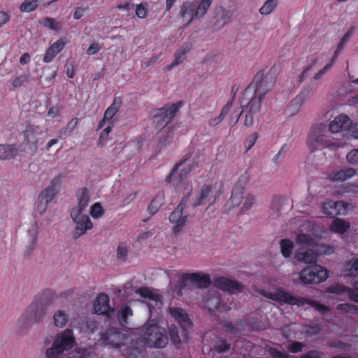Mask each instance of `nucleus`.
I'll use <instances>...</instances> for the list:
<instances>
[{
	"instance_id": "f257e3e1",
	"label": "nucleus",
	"mask_w": 358,
	"mask_h": 358,
	"mask_svg": "<svg viewBox=\"0 0 358 358\" xmlns=\"http://www.w3.org/2000/svg\"><path fill=\"white\" fill-rule=\"evenodd\" d=\"M274 85L275 80L272 76H264L262 71L257 72L252 83L241 94L240 103L242 110L236 115L234 124L237 123L242 113H245V127H250L255 120H258L266 96L273 89Z\"/></svg>"
},
{
	"instance_id": "f03ea898",
	"label": "nucleus",
	"mask_w": 358,
	"mask_h": 358,
	"mask_svg": "<svg viewBox=\"0 0 358 358\" xmlns=\"http://www.w3.org/2000/svg\"><path fill=\"white\" fill-rule=\"evenodd\" d=\"M259 293L265 298L271 299L280 305L288 304L290 306L296 305L297 306L310 305L321 313L329 310L328 307L324 304L303 297L294 296L281 288L277 289L275 292H267L264 289H262Z\"/></svg>"
},
{
	"instance_id": "7ed1b4c3",
	"label": "nucleus",
	"mask_w": 358,
	"mask_h": 358,
	"mask_svg": "<svg viewBox=\"0 0 358 358\" xmlns=\"http://www.w3.org/2000/svg\"><path fill=\"white\" fill-rule=\"evenodd\" d=\"M199 167V161L196 159H191L189 157L186 158L177 163L173 168L171 172L166 176L165 180L167 183H171L174 180V176L180 169L179 180L176 184L178 190L182 189L185 194L184 196L189 197L192 191V184L190 181H187L183 177L187 173L195 171Z\"/></svg>"
},
{
	"instance_id": "20e7f679",
	"label": "nucleus",
	"mask_w": 358,
	"mask_h": 358,
	"mask_svg": "<svg viewBox=\"0 0 358 358\" xmlns=\"http://www.w3.org/2000/svg\"><path fill=\"white\" fill-rule=\"evenodd\" d=\"M76 345L74 333L71 329H66L57 334L52 345L45 351L46 358H59L64 352L73 349Z\"/></svg>"
},
{
	"instance_id": "39448f33",
	"label": "nucleus",
	"mask_w": 358,
	"mask_h": 358,
	"mask_svg": "<svg viewBox=\"0 0 358 358\" xmlns=\"http://www.w3.org/2000/svg\"><path fill=\"white\" fill-rule=\"evenodd\" d=\"M182 102L178 101L166 104L162 108L152 109L149 114V119L156 129L161 130L167 126L176 116Z\"/></svg>"
},
{
	"instance_id": "423d86ee",
	"label": "nucleus",
	"mask_w": 358,
	"mask_h": 358,
	"mask_svg": "<svg viewBox=\"0 0 358 358\" xmlns=\"http://www.w3.org/2000/svg\"><path fill=\"white\" fill-rule=\"evenodd\" d=\"M143 339L149 346L163 348L169 341L166 329L151 321L145 324L142 329Z\"/></svg>"
},
{
	"instance_id": "0eeeda50",
	"label": "nucleus",
	"mask_w": 358,
	"mask_h": 358,
	"mask_svg": "<svg viewBox=\"0 0 358 358\" xmlns=\"http://www.w3.org/2000/svg\"><path fill=\"white\" fill-rule=\"evenodd\" d=\"M213 0H201L199 3L195 1H185L180 7V16L186 21L184 27H187L193 20L203 17L209 10Z\"/></svg>"
},
{
	"instance_id": "6e6552de",
	"label": "nucleus",
	"mask_w": 358,
	"mask_h": 358,
	"mask_svg": "<svg viewBox=\"0 0 358 358\" xmlns=\"http://www.w3.org/2000/svg\"><path fill=\"white\" fill-rule=\"evenodd\" d=\"M211 279L208 274L201 272L182 274L178 281V287L182 289L185 287L189 289L207 288L211 285Z\"/></svg>"
},
{
	"instance_id": "1a4fd4ad",
	"label": "nucleus",
	"mask_w": 358,
	"mask_h": 358,
	"mask_svg": "<svg viewBox=\"0 0 358 358\" xmlns=\"http://www.w3.org/2000/svg\"><path fill=\"white\" fill-rule=\"evenodd\" d=\"M50 303L51 301L50 299H45L38 296L35 301L27 307L24 313L33 324H38L45 317L47 308Z\"/></svg>"
},
{
	"instance_id": "9d476101",
	"label": "nucleus",
	"mask_w": 358,
	"mask_h": 358,
	"mask_svg": "<svg viewBox=\"0 0 358 358\" xmlns=\"http://www.w3.org/2000/svg\"><path fill=\"white\" fill-rule=\"evenodd\" d=\"M328 277V271L317 264L307 266L300 272V279L303 284H317L325 281Z\"/></svg>"
},
{
	"instance_id": "9b49d317",
	"label": "nucleus",
	"mask_w": 358,
	"mask_h": 358,
	"mask_svg": "<svg viewBox=\"0 0 358 358\" xmlns=\"http://www.w3.org/2000/svg\"><path fill=\"white\" fill-rule=\"evenodd\" d=\"M188 196H183L177 208L169 215L170 222L174 224L173 231L175 234L181 231L187 225L188 217L183 215V210L186 208Z\"/></svg>"
},
{
	"instance_id": "f8f14e48",
	"label": "nucleus",
	"mask_w": 358,
	"mask_h": 358,
	"mask_svg": "<svg viewBox=\"0 0 358 358\" xmlns=\"http://www.w3.org/2000/svg\"><path fill=\"white\" fill-rule=\"evenodd\" d=\"M70 215L76 224L73 234V238L74 240L85 234L87 230L92 229L93 224L88 215L78 213L76 210H71Z\"/></svg>"
},
{
	"instance_id": "ddd939ff",
	"label": "nucleus",
	"mask_w": 358,
	"mask_h": 358,
	"mask_svg": "<svg viewBox=\"0 0 358 358\" xmlns=\"http://www.w3.org/2000/svg\"><path fill=\"white\" fill-rule=\"evenodd\" d=\"M43 131L39 126L29 124L22 132L24 141L29 150L36 151L38 146L42 144L41 136Z\"/></svg>"
},
{
	"instance_id": "4468645a",
	"label": "nucleus",
	"mask_w": 358,
	"mask_h": 358,
	"mask_svg": "<svg viewBox=\"0 0 358 358\" xmlns=\"http://www.w3.org/2000/svg\"><path fill=\"white\" fill-rule=\"evenodd\" d=\"M324 127L322 125L313 126L308 138L307 143L311 150L317 149L319 146L329 148L333 143L324 138Z\"/></svg>"
},
{
	"instance_id": "2eb2a0df",
	"label": "nucleus",
	"mask_w": 358,
	"mask_h": 358,
	"mask_svg": "<svg viewBox=\"0 0 358 358\" xmlns=\"http://www.w3.org/2000/svg\"><path fill=\"white\" fill-rule=\"evenodd\" d=\"M250 178V174L247 171L238 178L237 182L232 189L231 196L229 199V202L232 207L238 206L242 202L245 186L248 183Z\"/></svg>"
},
{
	"instance_id": "dca6fc26",
	"label": "nucleus",
	"mask_w": 358,
	"mask_h": 358,
	"mask_svg": "<svg viewBox=\"0 0 358 358\" xmlns=\"http://www.w3.org/2000/svg\"><path fill=\"white\" fill-rule=\"evenodd\" d=\"M127 336L122 333L121 330L115 328H110L101 334L100 341L108 345H111L113 348H119L123 345Z\"/></svg>"
},
{
	"instance_id": "f3484780",
	"label": "nucleus",
	"mask_w": 358,
	"mask_h": 358,
	"mask_svg": "<svg viewBox=\"0 0 358 358\" xmlns=\"http://www.w3.org/2000/svg\"><path fill=\"white\" fill-rule=\"evenodd\" d=\"M122 105V99L120 96H115L113 99V101L110 106L107 108L105 110L103 117L102 120H101L98 124V129H101L104 127L106 123L110 124L115 123V115L118 113Z\"/></svg>"
},
{
	"instance_id": "a211bd4d",
	"label": "nucleus",
	"mask_w": 358,
	"mask_h": 358,
	"mask_svg": "<svg viewBox=\"0 0 358 358\" xmlns=\"http://www.w3.org/2000/svg\"><path fill=\"white\" fill-rule=\"evenodd\" d=\"M213 285L219 289L228 292L231 294H236L242 291L243 286L238 282L231 280L226 277L215 278Z\"/></svg>"
},
{
	"instance_id": "6ab92c4d",
	"label": "nucleus",
	"mask_w": 358,
	"mask_h": 358,
	"mask_svg": "<svg viewBox=\"0 0 358 358\" xmlns=\"http://www.w3.org/2000/svg\"><path fill=\"white\" fill-rule=\"evenodd\" d=\"M169 313L178 321L185 333H187L192 327L193 323L184 309L177 307L170 308Z\"/></svg>"
},
{
	"instance_id": "aec40b11",
	"label": "nucleus",
	"mask_w": 358,
	"mask_h": 358,
	"mask_svg": "<svg viewBox=\"0 0 358 358\" xmlns=\"http://www.w3.org/2000/svg\"><path fill=\"white\" fill-rule=\"evenodd\" d=\"M94 310L96 314L108 315L110 312H113L109 304V297L107 294L101 293L98 294L94 303Z\"/></svg>"
},
{
	"instance_id": "412c9836",
	"label": "nucleus",
	"mask_w": 358,
	"mask_h": 358,
	"mask_svg": "<svg viewBox=\"0 0 358 358\" xmlns=\"http://www.w3.org/2000/svg\"><path fill=\"white\" fill-rule=\"evenodd\" d=\"M68 43L66 38H61L50 45L45 51L43 57V62L49 63L52 61L54 57L59 53Z\"/></svg>"
},
{
	"instance_id": "4be33fe9",
	"label": "nucleus",
	"mask_w": 358,
	"mask_h": 358,
	"mask_svg": "<svg viewBox=\"0 0 358 358\" xmlns=\"http://www.w3.org/2000/svg\"><path fill=\"white\" fill-rule=\"evenodd\" d=\"M213 191L211 185H204L201 189L200 194L196 197V201L192 203L194 208L215 201L213 199Z\"/></svg>"
},
{
	"instance_id": "5701e85b",
	"label": "nucleus",
	"mask_w": 358,
	"mask_h": 358,
	"mask_svg": "<svg viewBox=\"0 0 358 358\" xmlns=\"http://www.w3.org/2000/svg\"><path fill=\"white\" fill-rule=\"evenodd\" d=\"M351 124L349 117L341 114L336 117L329 124V131L332 133H338L343 129H348Z\"/></svg>"
},
{
	"instance_id": "b1692460",
	"label": "nucleus",
	"mask_w": 358,
	"mask_h": 358,
	"mask_svg": "<svg viewBox=\"0 0 358 358\" xmlns=\"http://www.w3.org/2000/svg\"><path fill=\"white\" fill-rule=\"evenodd\" d=\"M328 292L337 294L347 293L350 301L358 303V288L352 289L343 285L336 284L330 286Z\"/></svg>"
},
{
	"instance_id": "393cba45",
	"label": "nucleus",
	"mask_w": 358,
	"mask_h": 358,
	"mask_svg": "<svg viewBox=\"0 0 358 358\" xmlns=\"http://www.w3.org/2000/svg\"><path fill=\"white\" fill-rule=\"evenodd\" d=\"M356 174L355 169L348 167L332 172L329 176V179L332 182H344L352 178Z\"/></svg>"
},
{
	"instance_id": "a878e982",
	"label": "nucleus",
	"mask_w": 358,
	"mask_h": 358,
	"mask_svg": "<svg viewBox=\"0 0 358 358\" xmlns=\"http://www.w3.org/2000/svg\"><path fill=\"white\" fill-rule=\"evenodd\" d=\"M76 195L78 200V206L73 208L71 210H76L78 213H82L89 205L90 200L87 188L83 187L78 189Z\"/></svg>"
},
{
	"instance_id": "bb28decb",
	"label": "nucleus",
	"mask_w": 358,
	"mask_h": 358,
	"mask_svg": "<svg viewBox=\"0 0 358 358\" xmlns=\"http://www.w3.org/2000/svg\"><path fill=\"white\" fill-rule=\"evenodd\" d=\"M343 205L342 201H327L322 204V210L326 216L334 217L339 214V209Z\"/></svg>"
},
{
	"instance_id": "cd10ccee",
	"label": "nucleus",
	"mask_w": 358,
	"mask_h": 358,
	"mask_svg": "<svg viewBox=\"0 0 358 358\" xmlns=\"http://www.w3.org/2000/svg\"><path fill=\"white\" fill-rule=\"evenodd\" d=\"M318 255L312 250H308L306 252H297L295 253L294 258L299 262L305 264H315L317 261Z\"/></svg>"
},
{
	"instance_id": "c85d7f7f",
	"label": "nucleus",
	"mask_w": 358,
	"mask_h": 358,
	"mask_svg": "<svg viewBox=\"0 0 358 358\" xmlns=\"http://www.w3.org/2000/svg\"><path fill=\"white\" fill-rule=\"evenodd\" d=\"M164 192L160 191L157 192L155 196L152 199L148 207V211L151 215H155L161 206L164 203Z\"/></svg>"
},
{
	"instance_id": "c756f323",
	"label": "nucleus",
	"mask_w": 358,
	"mask_h": 358,
	"mask_svg": "<svg viewBox=\"0 0 358 358\" xmlns=\"http://www.w3.org/2000/svg\"><path fill=\"white\" fill-rule=\"evenodd\" d=\"M33 324V322L23 313L17 322L15 331L17 334L23 336L28 332Z\"/></svg>"
},
{
	"instance_id": "7c9ffc66",
	"label": "nucleus",
	"mask_w": 358,
	"mask_h": 358,
	"mask_svg": "<svg viewBox=\"0 0 358 358\" xmlns=\"http://www.w3.org/2000/svg\"><path fill=\"white\" fill-rule=\"evenodd\" d=\"M18 150L16 145L0 144V160H7L14 158Z\"/></svg>"
},
{
	"instance_id": "2f4dec72",
	"label": "nucleus",
	"mask_w": 358,
	"mask_h": 358,
	"mask_svg": "<svg viewBox=\"0 0 358 358\" xmlns=\"http://www.w3.org/2000/svg\"><path fill=\"white\" fill-rule=\"evenodd\" d=\"M56 184L54 180L51 181L50 185L43 189L39 194V199L41 202H45L46 204L51 202L55 198L57 190Z\"/></svg>"
},
{
	"instance_id": "473e14b6",
	"label": "nucleus",
	"mask_w": 358,
	"mask_h": 358,
	"mask_svg": "<svg viewBox=\"0 0 358 358\" xmlns=\"http://www.w3.org/2000/svg\"><path fill=\"white\" fill-rule=\"evenodd\" d=\"M350 224L343 219L336 218L330 225V230L333 232L343 234L350 228Z\"/></svg>"
},
{
	"instance_id": "72a5a7b5",
	"label": "nucleus",
	"mask_w": 358,
	"mask_h": 358,
	"mask_svg": "<svg viewBox=\"0 0 358 358\" xmlns=\"http://www.w3.org/2000/svg\"><path fill=\"white\" fill-rule=\"evenodd\" d=\"M189 51L188 48H182L178 50L174 54V60L166 66L168 71L182 64L185 59L186 54Z\"/></svg>"
},
{
	"instance_id": "f704fd0d",
	"label": "nucleus",
	"mask_w": 358,
	"mask_h": 358,
	"mask_svg": "<svg viewBox=\"0 0 358 358\" xmlns=\"http://www.w3.org/2000/svg\"><path fill=\"white\" fill-rule=\"evenodd\" d=\"M69 320V314L62 310H59L55 313L53 315L54 324L57 328H63L66 326Z\"/></svg>"
},
{
	"instance_id": "c9c22d12",
	"label": "nucleus",
	"mask_w": 358,
	"mask_h": 358,
	"mask_svg": "<svg viewBox=\"0 0 358 358\" xmlns=\"http://www.w3.org/2000/svg\"><path fill=\"white\" fill-rule=\"evenodd\" d=\"M296 243L299 245L315 247L317 240L310 234L301 233L296 237Z\"/></svg>"
},
{
	"instance_id": "e433bc0d",
	"label": "nucleus",
	"mask_w": 358,
	"mask_h": 358,
	"mask_svg": "<svg viewBox=\"0 0 358 358\" xmlns=\"http://www.w3.org/2000/svg\"><path fill=\"white\" fill-rule=\"evenodd\" d=\"M40 24L55 31L62 29V24L57 22L55 19L50 17H45L40 22Z\"/></svg>"
},
{
	"instance_id": "4c0bfd02",
	"label": "nucleus",
	"mask_w": 358,
	"mask_h": 358,
	"mask_svg": "<svg viewBox=\"0 0 358 358\" xmlns=\"http://www.w3.org/2000/svg\"><path fill=\"white\" fill-rule=\"evenodd\" d=\"M280 251L285 258H289L294 249L293 242L287 238L282 239L280 243Z\"/></svg>"
},
{
	"instance_id": "58836bf2",
	"label": "nucleus",
	"mask_w": 358,
	"mask_h": 358,
	"mask_svg": "<svg viewBox=\"0 0 358 358\" xmlns=\"http://www.w3.org/2000/svg\"><path fill=\"white\" fill-rule=\"evenodd\" d=\"M137 294L143 298H147L154 301H159L161 296L155 293L151 289L146 287H141L138 289Z\"/></svg>"
},
{
	"instance_id": "ea45409f",
	"label": "nucleus",
	"mask_w": 358,
	"mask_h": 358,
	"mask_svg": "<svg viewBox=\"0 0 358 358\" xmlns=\"http://www.w3.org/2000/svg\"><path fill=\"white\" fill-rule=\"evenodd\" d=\"M279 0H267L259 8V13L263 15L271 14L278 6Z\"/></svg>"
},
{
	"instance_id": "a19ab883",
	"label": "nucleus",
	"mask_w": 358,
	"mask_h": 358,
	"mask_svg": "<svg viewBox=\"0 0 358 358\" xmlns=\"http://www.w3.org/2000/svg\"><path fill=\"white\" fill-rule=\"evenodd\" d=\"M323 329L322 323H315L306 325L304 327V333L308 336H314L318 335Z\"/></svg>"
},
{
	"instance_id": "79ce46f5",
	"label": "nucleus",
	"mask_w": 358,
	"mask_h": 358,
	"mask_svg": "<svg viewBox=\"0 0 358 358\" xmlns=\"http://www.w3.org/2000/svg\"><path fill=\"white\" fill-rule=\"evenodd\" d=\"M41 0H24V1L20 5V10L24 13H29L35 10Z\"/></svg>"
},
{
	"instance_id": "37998d69",
	"label": "nucleus",
	"mask_w": 358,
	"mask_h": 358,
	"mask_svg": "<svg viewBox=\"0 0 358 358\" xmlns=\"http://www.w3.org/2000/svg\"><path fill=\"white\" fill-rule=\"evenodd\" d=\"M347 275L350 276H358V258H353L345 264Z\"/></svg>"
},
{
	"instance_id": "c03bdc74",
	"label": "nucleus",
	"mask_w": 358,
	"mask_h": 358,
	"mask_svg": "<svg viewBox=\"0 0 358 358\" xmlns=\"http://www.w3.org/2000/svg\"><path fill=\"white\" fill-rule=\"evenodd\" d=\"M133 315V311L130 306H124L118 313V320L122 325L128 324L127 319L129 316Z\"/></svg>"
},
{
	"instance_id": "a18cd8bd",
	"label": "nucleus",
	"mask_w": 358,
	"mask_h": 358,
	"mask_svg": "<svg viewBox=\"0 0 358 358\" xmlns=\"http://www.w3.org/2000/svg\"><path fill=\"white\" fill-rule=\"evenodd\" d=\"M221 304L220 298L217 296H213L208 298L206 301V306L208 310L210 312H214L217 310Z\"/></svg>"
},
{
	"instance_id": "49530a36",
	"label": "nucleus",
	"mask_w": 358,
	"mask_h": 358,
	"mask_svg": "<svg viewBox=\"0 0 358 358\" xmlns=\"http://www.w3.org/2000/svg\"><path fill=\"white\" fill-rule=\"evenodd\" d=\"M231 348V344L226 339L220 338L214 345V350L219 353L228 352Z\"/></svg>"
},
{
	"instance_id": "de8ad7c7",
	"label": "nucleus",
	"mask_w": 358,
	"mask_h": 358,
	"mask_svg": "<svg viewBox=\"0 0 358 358\" xmlns=\"http://www.w3.org/2000/svg\"><path fill=\"white\" fill-rule=\"evenodd\" d=\"M90 214L94 219H99L104 215V210L100 203H94L90 210Z\"/></svg>"
},
{
	"instance_id": "09e8293b",
	"label": "nucleus",
	"mask_w": 358,
	"mask_h": 358,
	"mask_svg": "<svg viewBox=\"0 0 358 358\" xmlns=\"http://www.w3.org/2000/svg\"><path fill=\"white\" fill-rule=\"evenodd\" d=\"M288 150L289 146L287 144L282 145L278 152L273 157V162L276 165L280 164L285 158Z\"/></svg>"
},
{
	"instance_id": "8fccbe9b",
	"label": "nucleus",
	"mask_w": 358,
	"mask_h": 358,
	"mask_svg": "<svg viewBox=\"0 0 358 358\" xmlns=\"http://www.w3.org/2000/svg\"><path fill=\"white\" fill-rule=\"evenodd\" d=\"M259 138V134L257 132H254L249 135L244 141V145L246 148L245 152H248L255 144L257 139Z\"/></svg>"
},
{
	"instance_id": "3c124183",
	"label": "nucleus",
	"mask_w": 358,
	"mask_h": 358,
	"mask_svg": "<svg viewBox=\"0 0 358 358\" xmlns=\"http://www.w3.org/2000/svg\"><path fill=\"white\" fill-rule=\"evenodd\" d=\"M337 310L342 312L345 313H358V307L355 305L350 303H343L339 304L337 306Z\"/></svg>"
},
{
	"instance_id": "603ef678",
	"label": "nucleus",
	"mask_w": 358,
	"mask_h": 358,
	"mask_svg": "<svg viewBox=\"0 0 358 358\" xmlns=\"http://www.w3.org/2000/svg\"><path fill=\"white\" fill-rule=\"evenodd\" d=\"M346 160L350 164L358 167V149L351 150L347 155Z\"/></svg>"
},
{
	"instance_id": "864d4df0",
	"label": "nucleus",
	"mask_w": 358,
	"mask_h": 358,
	"mask_svg": "<svg viewBox=\"0 0 358 358\" xmlns=\"http://www.w3.org/2000/svg\"><path fill=\"white\" fill-rule=\"evenodd\" d=\"M305 347V344L299 341H292L288 345V350L291 353H297L301 352Z\"/></svg>"
},
{
	"instance_id": "5fc2aeb1",
	"label": "nucleus",
	"mask_w": 358,
	"mask_h": 358,
	"mask_svg": "<svg viewBox=\"0 0 358 358\" xmlns=\"http://www.w3.org/2000/svg\"><path fill=\"white\" fill-rule=\"evenodd\" d=\"M315 247H317V251L320 255H331L334 252V248L330 245L317 244Z\"/></svg>"
},
{
	"instance_id": "6e6d98bb",
	"label": "nucleus",
	"mask_w": 358,
	"mask_h": 358,
	"mask_svg": "<svg viewBox=\"0 0 358 358\" xmlns=\"http://www.w3.org/2000/svg\"><path fill=\"white\" fill-rule=\"evenodd\" d=\"M113 127L114 124L110 122V124H108V126L101 131L99 138V143H103L107 140L108 134L111 132Z\"/></svg>"
},
{
	"instance_id": "4d7b16f0",
	"label": "nucleus",
	"mask_w": 358,
	"mask_h": 358,
	"mask_svg": "<svg viewBox=\"0 0 358 358\" xmlns=\"http://www.w3.org/2000/svg\"><path fill=\"white\" fill-rule=\"evenodd\" d=\"M128 255L127 247L123 244H120L117 249V257L119 259L125 261Z\"/></svg>"
},
{
	"instance_id": "13d9d810",
	"label": "nucleus",
	"mask_w": 358,
	"mask_h": 358,
	"mask_svg": "<svg viewBox=\"0 0 358 358\" xmlns=\"http://www.w3.org/2000/svg\"><path fill=\"white\" fill-rule=\"evenodd\" d=\"M29 78L27 75H23L16 77L12 82V86L13 88L20 87L24 85V83L28 82Z\"/></svg>"
},
{
	"instance_id": "bf43d9fd",
	"label": "nucleus",
	"mask_w": 358,
	"mask_h": 358,
	"mask_svg": "<svg viewBox=\"0 0 358 358\" xmlns=\"http://www.w3.org/2000/svg\"><path fill=\"white\" fill-rule=\"evenodd\" d=\"M169 336L171 341L174 344H179L180 343V338L178 335V329L176 327H171L169 329Z\"/></svg>"
},
{
	"instance_id": "052dcab7",
	"label": "nucleus",
	"mask_w": 358,
	"mask_h": 358,
	"mask_svg": "<svg viewBox=\"0 0 358 358\" xmlns=\"http://www.w3.org/2000/svg\"><path fill=\"white\" fill-rule=\"evenodd\" d=\"M353 30L354 28L351 27L349 30L347 31V32L344 34V36L341 39L338 45V50H343L344 48L345 43L349 40V38L352 36L353 34Z\"/></svg>"
},
{
	"instance_id": "680f3d73",
	"label": "nucleus",
	"mask_w": 358,
	"mask_h": 358,
	"mask_svg": "<svg viewBox=\"0 0 358 358\" xmlns=\"http://www.w3.org/2000/svg\"><path fill=\"white\" fill-rule=\"evenodd\" d=\"M254 197L252 195L246 196L243 207L241 208V213L248 210L253 205Z\"/></svg>"
},
{
	"instance_id": "e2e57ef3",
	"label": "nucleus",
	"mask_w": 358,
	"mask_h": 358,
	"mask_svg": "<svg viewBox=\"0 0 358 358\" xmlns=\"http://www.w3.org/2000/svg\"><path fill=\"white\" fill-rule=\"evenodd\" d=\"M322 352L316 350H312L301 356L300 358H322Z\"/></svg>"
},
{
	"instance_id": "0e129e2a",
	"label": "nucleus",
	"mask_w": 358,
	"mask_h": 358,
	"mask_svg": "<svg viewBox=\"0 0 358 358\" xmlns=\"http://www.w3.org/2000/svg\"><path fill=\"white\" fill-rule=\"evenodd\" d=\"M101 49V47L99 45V44L96 42H94L89 46L86 51V53L88 55H92L97 53Z\"/></svg>"
},
{
	"instance_id": "69168bd1",
	"label": "nucleus",
	"mask_w": 358,
	"mask_h": 358,
	"mask_svg": "<svg viewBox=\"0 0 358 358\" xmlns=\"http://www.w3.org/2000/svg\"><path fill=\"white\" fill-rule=\"evenodd\" d=\"M79 122V119L76 117H73L71 120H70L66 127V129L69 130V133H71L73 131L74 129L77 127L78 124Z\"/></svg>"
},
{
	"instance_id": "338daca9",
	"label": "nucleus",
	"mask_w": 358,
	"mask_h": 358,
	"mask_svg": "<svg viewBox=\"0 0 358 358\" xmlns=\"http://www.w3.org/2000/svg\"><path fill=\"white\" fill-rule=\"evenodd\" d=\"M147 14V9L143 4H139L136 8V15L139 18H144Z\"/></svg>"
},
{
	"instance_id": "774afa93",
	"label": "nucleus",
	"mask_w": 358,
	"mask_h": 358,
	"mask_svg": "<svg viewBox=\"0 0 358 358\" xmlns=\"http://www.w3.org/2000/svg\"><path fill=\"white\" fill-rule=\"evenodd\" d=\"M269 352L273 358H288V355L286 353L275 348H271Z\"/></svg>"
}]
</instances>
